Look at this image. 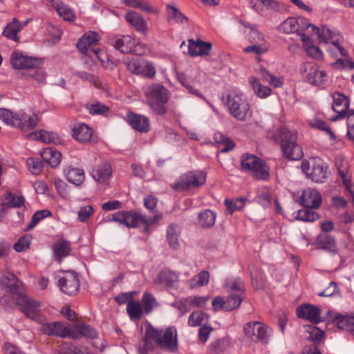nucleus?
<instances>
[{
    "mask_svg": "<svg viewBox=\"0 0 354 354\" xmlns=\"http://www.w3.org/2000/svg\"><path fill=\"white\" fill-rule=\"evenodd\" d=\"M17 304L20 310L26 316L37 322L40 326L39 330L48 336L59 337H76L71 332V326L62 322H49L48 319L40 314L39 307L41 302L34 300L28 296L20 297L17 299Z\"/></svg>",
    "mask_w": 354,
    "mask_h": 354,
    "instance_id": "nucleus-1",
    "label": "nucleus"
},
{
    "mask_svg": "<svg viewBox=\"0 0 354 354\" xmlns=\"http://www.w3.org/2000/svg\"><path fill=\"white\" fill-rule=\"evenodd\" d=\"M154 343L162 350L175 353L178 350L177 330L174 326L168 327L164 332L147 324L142 341L138 344L140 354H149L154 348Z\"/></svg>",
    "mask_w": 354,
    "mask_h": 354,
    "instance_id": "nucleus-2",
    "label": "nucleus"
},
{
    "mask_svg": "<svg viewBox=\"0 0 354 354\" xmlns=\"http://www.w3.org/2000/svg\"><path fill=\"white\" fill-rule=\"evenodd\" d=\"M162 217V214L160 212H157L153 216L147 218L133 211H122L111 214V218H109L108 221L118 222L129 228L143 227V232L148 233L149 227L158 223Z\"/></svg>",
    "mask_w": 354,
    "mask_h": 354,
    "instance_id": "nucleus-3",
    "label": "nucleus"
},
{
    "mask_svg": "<svg viewBox=\"0 0 354 354\" xmlns=\"http://www.w3.org/2000/svg\"><path fill=\"white\" fill-rule=\"evenodd\" d=\"M274 136L276 140L280 142L285 157L292 160H299L303 158L302 148L297 143V132L281 127L276 131Z\"/></svg>",
    "mask_w": 354,
    "mask_h": 354,
    "instance_id": "nucleus-4",
    "label": "nucleus"
},
{
    "mask_svg": "<svg viewBox=\"0 0 354 354\" xmlns=\"http://www.w3.org/2000/svg\"><path fill=\"white\" fill-rule=\"evenodd\" d=\"M169 92L160 84L149 85L145 92L147 104L152 112L157 115H165L167 112L166 104L169 101Z\"/></svg>",
    "mask_w": 354,
    "mask_h": 354,
    "instance_id": "nucleus-5",
    "label": "nucleus"
},
{
    "mask_svg": "<svg viewBox=\"0 0 354 354\" xmlns=\"http://www.w3.org/2000/svg\"><path fill=\"white\" fill-rule=\"evenodd\" d=\"M0 119L7 125L28 131L35 128L39 119L36 114H28L23 111L13 112L10 109H0Z\"/></svg>",
    "mask_w": 354,
    "mask_h": 354,
    "instance_id": "nucleus-6",
    "label": "nucleus"
},
{
    "mask_svg": "<svg viewBox=\"0 0 354 354\" xmlns=\"http://www.w3.org/2000/svg\"><path fill=\"white\" fill-rule=\"evenodd\" d=\"M221 100L233 118L239 121L246 120L250 106L241 93L223 94Z\"/></svg>",
    "mask_w": 354,
    "mask_h": 354,
    "instance_id": "nucleus-7",
    "label": "nucleus"
},
{
    "mask_svg": "<svg viewBox=\"0 0 354 354\" xmlns=\"http://www.w3.org/2000/svg\"><path fill=\"white\" fill-rule=\"evenodd\" d=\"M301 169L306 177L317 183H323L328 178L326 163L319 157H311L301 162Z\"/></svg>",
    "mask_w": 354,
    "mask_h": 354,
    "instance_id": "nucleus-8",
    "label": "nucleus"
},
{
    "mask_svg": "<svg viewBox=\"0 0 354 354\" xmlns=\"http://www.w3.org/2000/svg\"><path fill=\"white\" fill-rule=\"evenodd\" d=\"M242 169L250 172L257 180H266L269 178V167L261 159L255 155L244 154L241 158Z\"/></svg>",
    "mask_w": 354,
    "mask_h": 354,
    "instance_id": "nucleus-9",
    "label": "nucleus"
},
{
    "mask_svg": "<svg viewBox=\"0 0 354 354\" xmlns=\"http://www.w3.org/2000/svg\"><path fill=\"white\" fill-rule=\"evenodd\" d=\"M319 41L320 42L324 43H331V46L328 48V52L333 57L337 56L335 53V50H337L342 56H348L347 50L341 45L342 37L337 30L335 29H330L326 26H323L322 28V33L320 34Z\"/></svg>",
    "mask_w": 354,
    "mask_h": 354,
    "instance_id": "nucleus-10",
    "label": "nucleus"
},
{
    "mask_svg": "<svg viewBox=\"0 0 354 354\" xmlns=\"http://www.w3.org/2000/svg\"><path fill=\"white\" fill-rule=\"evenodd\" d=\"M206 181V174L202 171H189L180 176L179 180L171 185L176 191H185L192 187L202 186Z\"/></svg>",
    "mask_w": 354,
    "mask_h": 354,
    "instance_id": "nucleus-11",
    "label": "nucleus"
},
{
    "mask_svg": "<svg viewBox=\"0 0 354 354\" xmlns=\"http://www.w3.org/2000/svg\"><path fill=\"white\" fill-rule=\"evenodd\" d=\"M124 64L129 73L141 77L153 78L156 73L153 64L146 60L131 58L126 59Z\"/></svg>",
    "mask_w": 354,
    "mask_h": 354,
    "instance_id": "nucleus-12",
    "label": "nucleus"
},
{
    "mask_svg": "<svg viewBox=\"0 0 354 354\" xmlns=\"http://www.w3.org/2000/svg\"><path fill=\"white\" fill-rule=\"evenodd\" d=\"M245 335L255 342L266 344L268 342L270 332L268 328L260 322H251L243 326Z\"/></svg>",
    "mask_w": 354,
    "mask_h": 354,
    "instance_id": "nucleus-13",
    "label": "nucleus"
},
{
    "mask_svg": "<svg viewBox=\"0 0 354 354\" xmlns=\"http://www.w3.org/2000/svg\"><path fill=\"white\" fill-rule=\"evenodd\" d=\"M223 288L228 293V296L232 297L234 301L238 302V306L239 307L245 295L243 281L239 277L227 279Z\"/></svg>",
    "mask_w": 354,
    "mask_h": 354,
    "instance_id": "nucleus-14",
    "label": "nucleus"
},
{
    "mask_svg": "<svg viewBox=\"0 0 354 354\" xmlns=\"http://www.w3.org/2000/svg\"><path fill=\"white\" fill-rule=\"evenodd\" d=\"M0 283L15 296V299L17 306V299L20 297L26 296L21 293V282L11 272L0 271Z\"/></svg>",
    "mask_w": 354,
    "mask_h": 354,
    "instance_id": "nucleus-15",
    "label": "nucleus"
},
{
    "mask_svg": "<svg viewBox=\"0 0 354 354\" xmlns=\"http://www.w3.org/2000/svg\"><path fill=\"white\" fill-rule=\"evenodd\" d=\"M80 285L79 275L75 272H66L65 275L58 281V286L61 290L69 295L77 294Z\"/></svg>",
    "mask_w": 354,
    "mask_h": 354,
    "instance_id": "nucleus-16",
    "label": "nucleus"
},
{
    "mask_svg": "<svg viewBox=\"0 0 354 354\" xmlns=\"http://www.w3.org/2000/svg\"><path fill=\"white\" fill-rule=\"evenodd\" d=\"M10 63L14 68L28 69L39 67L41 61L35 57L24 55L19 52H14L10 57Z\"/></svg>",
    "mask_w": 354,
    "mask_h": 354,
    "instance_id": "nucleus-17",
    "label": "nucleus"
},
{
    "mask_svg": "<svg viewBox=\"0 0 354 354\" xmlns=\"http://www.w3.org/2000/svg\"><path fill=\"white\" fill-rule=\"evenodd\" d=\"M303 73H306V80L312 85L319 86L326 81V73L324 71L319 70L316 64L305 63Z\"/></svg>",
    "mask_w": 354,
    "mask_h": 354,
    "instance_id": "nucleus-18",
    "label": "nucleus"
},
{
    "mask_svg": "<svg viewBox=\"0 0 354 354\" xmlns=\"http://www.w3.org/2000/svg\"><path fill=\"white\" fill-rule=\"evenodd\" d=\"M333 99L332 109L337 113V115L333 117L330 120L335 122L346 118L347 109L349 107V100L346 95L338 92L333 94Z\"/></svg>",
    "mask_w": 354,
    "mask_h": 354,
    "instance_id": "nucleus-19",
    "label": "nucleus"
},
{
    "mask_svg": "<svg viewBox=\"0 0 354 354\" xmlns=\"http://www.w3.org/2000/svg\"><path fill=\"white\" fill-rule=\"evenodd\" d=\"M200 77V73L196 71L195 73L191 77H187L185 73L178 74V80L180 83L188 91V92L192 95H196L201 100L207 102L206 97L202 95L198 89L195 88L192 84H200L198 80Z\"/></svg>",
    "mask_w": 354,
    "mask_h": 354,
    "instance_id": "nucleus-20",
    "label": "nucleus"
},
{
    "mask_svg": "<svg viewBox=\"0 0 354 354\" xmlns=\"http://www.w3.org/2000/svg\"><path fill=\"white\" fill-rule=\"evenodd\" d=\"M296 313L298 317L306 319L314 324L322 322L320 309L315 306L307 304L300 305L297 307Z\"/></svg>",
    "mask_w": 354,
    "mask_h": 354,
    "instance_id": "nucleus-21",
    "label": "nucleus"
},
{
    "mask_svg": "<svg viewBox=\"0 0 354 354\" xmlns=\"http://www.w3.org/2000/svg\"><path fill=\"white\" fill-rule=\"evenodd\" d=\"M72 136L80 143H95L96 142L93 137V130L84 123L75 124L72 129Z\"/></svg>",
    "mask_w": 354,
    "mask_h": 354,
    "instance_id": "nucleus-22",
    "label": "nucleus"
},
{
    "mask_svg": "<svg viewBox=\"0 0 354 354\" xmlns=\"http://www.w3.org/2000/svg\"><path fill=\"white\" fill-rule=\"evenodd\" d=\"M300 203L305 207L317 208L322 203V196L316 189L308 188L304 190Z\"/></svg>",
    "mask_w": 354,
    "mask_h": 354,
    "instance_id": "nucleus-23",
    "label": "nucleus"
},
{
    "mask_svg": "<svg viewBox=\"0 0 354 354\" xmlns=\"http://www.w3.org/2000/svg\"><path fill=\"white\" fill-rule=\"evenodd\" d=\"M135 44V39L130 35H118L111 39V44L122 53H132Z\"/></svg>",
    "mask_w": 354,
    "mask_h": 354,
    "instance_id": "nucleus-24",
    "label": "nucleus"
},
{
    "mask_svg": "<svg viewBox=\"0 0 354 354\" xmlns=\"http://www.w3.org/2000/svg\"><path fill=\"white\" fill-rule=\"evenodd\" d=\"M188 53L191 57L207 55L212 49V44L201 39H189Z\"/></svg>",
    "mask_w": 354,
    "mask_h": 354,
    "instance_id": "nucleus-25",
    "label": "nucleus"
},
{
    "mask_svg": "<svg viewBox=\"0 0 354 354\" xmlns=\"http://www.w3.org/2000/svg\"><path fill=\"white\" fill-rule=\"evenodd\" d=\"M28 21L21 23L16 18H14L7 26L3 28L2 35L8 39L13 40L15 41H19V37L17 36L22 28L26 26Z\"/></svg>",
    "mask_w": 354,
    "mask_h": 354,
    "instance_id": "nucleus-26",
    "label": "nucleus"
},
{
    "mask_svg": "<svg viewBox=\"0 0 354 354\" xmlns=\"http://www.w3.org/2000/svg\"><path fill=\"white\" fill-rule=\"evenodd\" d=\"M111 174L112 168L111 164L106 160L103 161L101 165L95 168H93L91 171V174L95 180L100 183H105L109 178Z\"/></svg>",
    "mask_w": 354,
    "mask_h": 354,
    "instance_id": "nucleus-27",
    "label": "nucleus"
},
{
    "mask_svg": "<svg viewBox=\"0 0 354 354\" xmlns=\"http://www.w3.org/2000/svg\"><path fill=\"white\" fill-rule=\"evenodd\" d=\"M127 117L128 122L134 129L140 132H147L149 130L148 118L133 113H129Z\"/></svg>",
    "mask_w": 354,
    "mask_h": 354,
    "instance_id": "nucleus-28",
    "label": "nucleus"
},
{
    "mask_svg": "<svg viewBox=\"0 0 354 354\" xmlns=\"http://www.w3.org/2000/svg\"><path fill=\"white\" fill-rule=\"evenodd\" d=\"M99 35L93 31L84 34L77 41V47L83 53L86 54L88 48L99 41Z\"/></svg>",
    "mask_w": 354,
    "mask_h": 354,
    "instance_id": "nucleus-29",
    "label": "nucleus"
},
{
    "mask_svg": "<svg viewBox=\"0 0 354 354\" xmlns=\"http://www.w3.org/2000/svg\"><path fill=\"white\" fill-rule=\"evenodd\" d=\"M212 305L214 311H217L218 310L230 311L239 308L238 302H236V301H234L233 298L230 297L229 296H227L225 299L218 296L214 297L212 301Z\"/></svg>",
    "mask_w": 354,
    "mask_h": 354,
    "instance_id": "nucleus-30",
    "label": "nucleus"
},
{
    "mask_svg": "<svg viewBox=\"0 0 354 354\" xmlns=\"http://www.w3.org/2000/svg\"><path fill=\"white\" fill-rule=\"evenodd\" d=\"M44 162L49 164L52 167H57L61 162L62 153L53 147H47L41 152Z\"/></svg>",
    "mask_w": 354,
    "mask_h": 354,
    "instance_id": "nucleus-31",
    "label": "nucleus"
},
{
    "mask_svg": "<svg viewBox=\"0 0 354 354\" xmlns=\"http://www.w3.org/2000/svg\"><path fill=\"white\" fill-rule=\"evenodd\" d=\"M53 249L56 260L61 263L64 257L70 254L71 250V243L66 240H57L54 243Z\"/></svg>",
    "mask_w": 354,
    "mask_h": 354,
    "instance_id": "nucleus-32",
    "label": "nucleus"
},
{
    "mask_svg": "<svg viewBox=\"0 0 354 354\" xmlns=\"http://www.w3.org/2000/svg\"><path fill=\"white\" fill-rule=\"evenodd\" d=\"M71 332L74 334V336H76V337H71L73 339H80L83 336L89 339H95L97 337L95 329L85 324L77 325L75 330H73L71 328Z\"/></svg>",
    "mask_w": 354,
    "mask_h": 354,
    "instance_id": "nucleus-33",
    "label": "nucleus"
},
{
    "mask_svg": "<svg viewBox=\"0 0 354 354\" xmlns=\"http://www.w3.org/2000/svg\"><path fill=\"white\" fill-rule=\"evenodd\" d=\"M64 173L67 180L76 186H80L84 181L85 174L82 169L68 167L65 169Z\"/></svg>",
    "mask_w": 354,
    "mask_h": 354,
    "instance_id": "nucleus-34",
    "label": "nucleus"
},
{
    "mask_svg": "<svg viewBox=\"0 0 354 354\" xmlns=\"http://www.w3.org/2000/svg\"><path fill=\"white\" fill-rule=\"evenodd\" d=\"M316 243L318 248L328 250L330 253L335 254L337 251L335 240L326 233L318 236Z\"/></svg>",
    "mask_w": 354,
    "mask_h": 354,
    "instance_id": "nucleus-35",
    "label": "nucleus"
},
{
    "mask_svg": "<svg viewBox=\"0 0 354 354\" xmlns=\"http://www.w3.org/2000/svg\"><path fill=\"white\" fill-rule=\"evenodd\" d=\"M126 20L133 26L138 31L145 32L147 31V23L145 19L135 11H129L125 15Z\"/></svg>",
    "mask_w": 354,
    "mask_h": 354,
    "instance_id": "nucleus-36",
    "label": "nucleus"
},
{
    "mask_svg": "<svg viewBox=\"0 0 354 354\" xmlns=\"http://www.w3.org/2000/svg\"><path fill=\"white\" fill-rule=\"evenodd\" d=\"M5 201L1 204L2 207L19 208L24 205L25 199L23 196L7 192L4 196Z\"/></svg>",
    "mask_w": 354,
    "mask_h": 354,
    "instance_id": "nucleus-37",
    "label": "nucleus"
},
{
    "mask_svg": "<svg viewBox=\"0 0 354 354\" xmlns=\"http://www.w3.org/2000/svg\"><path fill=\"white\" fill-rule=\"evenodd\" d=\"M179 234L180 229L178 225L171 224L168 226L167 230V239L169 246L174 250H177L180 246L178 241Z\"/></svg>",
    "mask_w": 354,
    "mask_h": 354,
    "instance_id": "nucleus-38",
    "label": "nucleus"
},
{
    "mask_svg": "<svg viewBox=\"0 0 354 354\" xmlns=\"http://www.w3.org/2000/svg\"><path fill=\"white\" fill-rule=\"evenodd\" d=\"M178 280V275L172 271H162L156 279V282L168 287L174 286Z\"/></svg>",
    "mask_w": 354,
    "mask_h": 354,
    "instance_id": "nucleus-39",
    "label": "nucleus"
},
{
    "mask_svg": "<svg viewBox=\"0 0 354 354\" xmlns=\"http://www.w3.org/2000/svg\"><path fill=\"white\" fill-rule=\"evenodd\" d=\"M198 217L200 225L203 228H209L214 225L216 214L210 209H205L198 214Z\"/></svg>",
    "mask_w": 354,
    "mask_h": 354,
    "instance_id": "nucleus-40",
    "label": "nucleus"
},
{
    "mask_svg": "<svg viewBox=\"0 0 354 354\" xmlns=\"http://www.w3.org/2000/svg\"><path fill=\"white\" fill-rule=\"evenodd\" d=\"M167 20L169 23L185 24L188 18L180 12L174 6L167 5Z\"/></svg>",
    "mask_w": 354,
    "mask_h": 354,
    "instance_id": "nucleus-41",
    "label": "nucleus"
},
{
    "mask_svg": "<svg viewBox=\"0 0 354 354\" xmlns=\"http://www.w3.org/2000/svg\"><path fill=\"white\" fill-rule=\"evenodd\" d=\"M249 82L252 85L254 93L260 98H265L271 94L270 87L262 85L255 77H251Z\"/></svg>",
    "mask_w": 354,
    "mask_h": 354,
    "instance_id": "nucleus-42",
    "label": "nucleus"
},
{
    "mask_svg": "<svg viewBox=\"0 0 354 354\" xmlns=\"http://www.w3.org/2000/svg\"><path fill=\"white\" fill-rule=\"evenodd\" d=\"M122 2L126 6L139 8L147 12H156V10L145 0H122Z\"/></svg>",
    "mask_w": 354,
    "mask_h": 354,
    "instance_id": "nucleus-43",
    "label": "nucleus"
},
{
    "mask_svg": "<svg viewBox=\"0 0 354 354\" xmlns=\"http://www.w3.org/2000/svg\"><path fill=\"white\" fill-rule=\"evenodd\" d=\"M127 311L131 319H140L142 317L143 309L138 301H131L127 304Z\"/></svg>",
    "mask_w": 354,
    "mask_h": 354,
    "instance_id": "nucleus-44",
    "label": "nucleus"
},
{
    "mask_svg": "<svg viewBox=\"0 0 354 354\" xmlns=\"http://www.w3.org/2000/svg\"><path fill=\"white\" fill-rule=\"evenodd\" d=\"M209 274L207 271H201L190 279L189 283L191 288L203 286L208 283Z\"/></svg>",
    "mask_w": 354,
    "mask_h": 354,
    "instance_id": "nucleus-45",
    "label": "nucleus"
},
{
    "mask_svg": "<svg viewBox=\"0 0 354 354\" xmlns=\"http://www.w3.org/2000/svg\"><path fill=\"white\" fill-rule=\"evenodd\" d=\"M313 208L306 207L297 212V219L305 221L313 222L319 218V214L313 210Z\"/></svg>",
    "mask_w": 354,
    "mask_h": 354,
    "instance_id": "nucleus-46",
    "label": "nucleus"
},
{
    "mask_svg": "<svg viewBox=\"0 0 354 354\" xmlns=\"http://www.w3.org/2000/svg\"><path fill=\"white\" fill-rule=\"evenodd\" d=\"M297 21L295 17H289L283 21L279 26V30L286 34L298 32Z\"/></svg>",
    "mask_w": 354,
    "mask_h": 354,
    "instance_id": "nucleus-47",
    "label": "nucleus"
},
{
    "mask_svg": "<svg viewBox=\"0 0 354 354\" xmlns=\"http://www.w3.org/2000/svg\"><path fill=\"white\" fill-rule=\"evenodd\" d=\"M142 303L146 314H149L153 308L158 305L155 297L148 292L144 293L142 298Z\"/></svg>",
    "mask_w": 354,
    "mask_h": 354,
    "instance_id": "nucleus-48",
    "label": "nucleus"
},
{
    "mask_svg": "<svg viewBox=\"0 0 354 354\" xmlns=\"http://www.w3.org/2000/svg\"><path fill=\"white\" fill-rule=\"evenodd\" d=\"M35 136L44 143H57L59 140L58 135L53 132L40 131L35 133Z\"/></svg>",
    "mask_w": 354,
    "mask_h": 354,
    "instance_id": "nucleus-49",
    "label": "nucleus"
},
{
    "mask_svg": "<svg viewBox=\"0 0 354 354\" xmlns=\"http://www.w3.org/2000/svg\"><path fill=\"white\" fill-rule=\"evenodd\" d=\"M50 215L51 213L48 209L36 212L32 216L30 222L27 225L26 230H32L41 220Z\"/></svg>",
    "mask_w": 354,
    "mask_h": 354,
    "instance_id": "nucleus-50",
    "label": "nucleus"
},
{
    "mask_svg": "<svg viewBox=\"0 0 354 354\" xmlns=\"http://www.w3.org/2000/svg\"><path fill=\"white\" fill-rule=\"evenodd\" d=\"M86 107L93 115H106L109 111V108L101 102L86 104Z\"/></svg>",
    "mask_w": 354,
    "mask_h": 354,
    "instance_id": "nucleus-51",
    "label": "nucleus"
},
{
    "mask_svg": "<svg viewBox=\"0 0 354 354\" xmlns=\"http://www.w3.org/2000/svg\"><path fill=\"white\" fill-rule=\"evenodd\" d=\"M205 317H207V315L203 312H193L188 318V324L192 327L201 326L203 324Z\"/></svg>",
    "mask_w": 354,
    "mask_h": 354,
    "instance_id": "nucleus-52",
    "label": "nucleus"
},
{
    "mask_svg": "<svg viewBox=\"0 0 354 354\" xmlns=\"http://www.w3.org/2000/svg\"><path fill=\"white\" fill-rule=\"evenodd\" d=\"M247 36L251 43L266 44L263 35L252 26H250V30L247 32Z\"/></svg>",
    "mask_w": 354,
    "mask_h": 354,
    "instance_id": "nucleus-53",
    "label": "nucleus"
},
{
    "mask_svg": "<svg viewBox=\"0 0 354 354\" xmlns=\"http://www.w3.org/2000/svg\"><path fill=\"white\" fill-rule=\"evenodd\" d=\"M298 24V32L304 30L309 27H312L313 30H315L316 34L318 35L319 39L320 40V34L322 33V30H319L318 27H316L313 24H311L308 22V19L304 17H298L296 18Z\"/></svg>",
    "mask_w": 354,
    "mask_h": 354,
    "instance_id": "nucleus-54",
    "label": "nucleus"
},
{
    "mask_svg": "<svg viewBox=\"0 0 354 354\" xmlns=\"http://www.w3.org/2000/svg\"><path fill=\"white\" fill-rule=\"evenodd\" d=\"M29 170L34 174H39L43 167V163L36 158H29L26 160Z\"/></svg>",
    "mask_w": 354,
    "mask_h": 354,
    "instance_id": "nucleus-55",
    "label": "nucleus"
},
{
    "mask_svg": "<svg viewBox=\"0 0 354 354\" xmlns=\"http://www.w3.org/2000/svg\"><path fill=\"white\" fill-rule=\"evenodd\" d=\"M243 50L245 53L262 55L268 50V47L266 44H254L252 46L245 48Z\"/></svg>",
    "mask_w": 354,
    "mask_h": 354,
    "instance_id": "nucleus-56",
    "label": "nucleus"
},
{
    "mask_svg": "<svg viewBox=\"0 0 354 354\" xmlns=\"http://www.w3.org/2000/svg\"><path fill=\"white\" fill-rule=\"evenodd\" d=\"M311 127L318 129L319 130L326 131L330 136V138L334 140L335 135L329 126L322 120H316L310 124Z\"/></svg>",
    "mask_w": 354,
    "mask_h": 354,
    "instance_id": "nucleus-57",
    "label": "nucleus"
},
{
    "mask_svg": "<svg viewBox=\"0 0 354 354\" xmlns=\"http://www.w3.org/2000/svg\"><path fill=\"white\" fill-rule=\"evenodd\" d=\"M94 209L91 205L81 207L78 211V218L81 222H86L93 214Z\"/></svg>",
    "mask_w": 354,
    "mask_h": 354,
    "instance_id": "nucleus-58",
    "label": "nucleus"
},
{
    "mask_svg": "<svg viewBox=\"0 0 354 354\" xmlns=\"http://www.w3.org/2000/svg\"><path fill=\"white\" fill-rule=\"evenodd\" d=\"M304 48L307 54L315 59H321L324 57V54L320 48L313 45V42Z\"/></svg>",
    "mask_w": 354,
    "mask_h": 354,
    "instance_id": "nucleus-59",
    "label": "nucleus"
},
{
    "mask_svg": "<svg viewBox=\"0 0 354 354\" xmlns=\"http://www.w3.org/2000/svg\"><path fill=\"white\" fill-rule=\"evenodd\" d=\"M335 165L342 178L348 176V163L346 161L341 157H337L335 159Z\"/></svg>",
    "mask_w": 354,
    "mask_h": 354,
    "instance_id": "nucleus-60",
    "label": "nucleus"
},
{
    "mask_svg": "<svg viewBox=\"0 0 354 354\" xmlns=\"http://www.w3.org/2000/svg\"><path fill=\"white\" fill-rule=\"evenodd\" d=\"M57 11L61 17L64 18V20L68 21H73L75 19V16L73 14L71 9L67 8L64 5H62L58 6Z\"/></svg>",
    "mask_w": 354,
    "mask_h": 354,
    "instance_id": "nucleus-61",
    "label": "nucleus"
},
{
    "mask_svg": "<svg viewBox=\"0 0 354 354\" xmlns=\"http://www.w3.org/2000/svg\"><path fill=\"white\" fill-rule=\"evenodd\" d=\"M75 75L82 80L87 81L93 85L97 86L99 84L98 77L93 74L85 71H77Z\"/></svg>",
    "mask_w": 354,
    "mask_h": 354,
    "instance_id": "nucleus-62",
    "label": "nucleus"
},
{
    "mask_svg": "<svg viewBox=\"0 0 354 354\" xmlns=\"http://www.w3.org/2000/svg\"><path fill=\"white\" fill-rule=\"evenodd\" d=\"M339 290L336 282L332 281L323 291L318 293L321 297H330L339 294Z\"/></svg>",
    "mask_w": 354,
    "mask_h": 354,
    "instance_id": "nucleus-63",
    "label": "nucleus"
},
{
    "mask_svg": "<svg viewBox=\"0 0 354 354\" xmlns=\"http://www.w3.org/2000/svg\"><path fill=\"white\" fill-rule=\"evenodd\" d=\"M30 237L29 236H23L13 245V248L17 252H21L28 248L30 245Z\"/></svg>",
    "mask_w": 354,
    "mask_h": 354,
    "instance_id": "nucleus-64",
    "label": "nucleus"
}]
</instances>
